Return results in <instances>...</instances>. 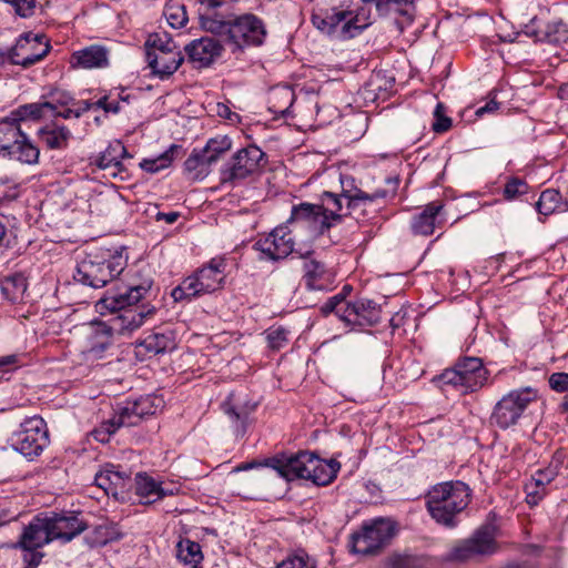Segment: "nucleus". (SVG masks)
<instances>
[{
    "label": "nucleus",
    "instance_id": "nucleus-15",
    "mask_svg": "<svg viewBox=\"0 0 568 568\" xmlns=\"http://www.w3.org/2000/svg\"><path fill=\"white\" fill-rule=\"evenodd\" d=\"M50 43L44 36L24 33L11 47V64L27 69L43 60L50 51Z\"/></svg>",
    "mask_w": 568,
    "mask_h": 568
},
{
    "label": "nucleus",
    "instance_id": "nucleus-42",
    "mask_svg": "<svg viewBox=\"0 0 568 568\" xmlns=\"http://www.w3.org/2000/svg\"><path fill=\"white\" fill-rule=\"evenodd\" d=\"M561 205V194L555 189H547L540 193L535 206L539 215L549 216L560 210Z\"/></svg>",
    "mask_w": 568,
    "mask_h": 568
},
{
    "label": "nucleus",
    "instance_id": "nucleus-56",
    "mask_svg": "<svg viewBox=\"0 0 568 568\" xmlns=\"http://www.w3.org/2000/svg\"><path fill=\"white\" fill-rule=\"evenodd\" d=\"M274 98L283 100L287 103V106L280 108L275 103L270 108V110L274 113L281 114L282 116H286L290 113V108L294 101V93L288 89H283L274 93Z\"/></svg>",
    "mask_w": 568,
    "mask_h": 568
},
{
    "label": "nucleus",
    "instance_id": "nucleus-30",
    "mask_svg": "<svg viewBox=\"0 0 568 568\" xmlns=\"http://www.w3.org/2000/svg\"><path fill=\"white\" fill-rule=\"evenodd\" d=\"M225 266L223 258H212L207 265L195 273L205 294L213 293L223 286Z\"/></svg>",
    "mask_w": 568,
    "mask_h": 568
},
{
    "label": "nucleus",
    "instance_id": "nucleus-5",
    "mask_svg": "<svg viewBox=\"0 0 568 568\" xmlns=\"http://www.w3.org/2000/svg\"><path fill=\"white\" fill-rule=\"evenodd\" d=\"M125 267L126 257L121 253L106 260L89 254L78 263L73 278L83 285L101 288L115 280Z\"/></svg>",
    "mask_w": 568,
    "mask_h": 568
},
{
    "label": "nucleus",
    "instance_id": "nucleus-4",
    "mask_svg": "<svg viewBox=\"0 0 568 568\" xmlns=\"http://www.w3.org/2000/svg\"><path fill=\"white\" fill-rule=\"evenodd\" d=\"M0 155L29 165L39 161V148L24 133L19 118L11 114L0 120Z\"/></svg>",
    "mask_w": 568,
    "mask_h": 568
},
{
    "label": "nucleus",
    "instance_id": "nucleus-34",
    "mask_svg": "<svg viewBox=\"0 0 568 568\" xmlns=\"http://www.w3.org/2000/svg\"><path fill=\"white\" fill-rule=\"evenodd\" d=\"M339 468L341 464L336 459L326 460L316 455L308 480L317 486H326L336 478Z\"/></svg>",
    "mask_w": 568,
    "mask_h": 568
},
{
    "label": "nucleus",
    "instance_id": "nucleus-22",
    "mask_svg": "<svg viewBox=\"0 0 568 568\" xmlns=\"http://www.w3.org/2000/svg\"><path fill=\"white\" fill-rule=\"evenodd\" d=\"M303 281L305 286L312 291H328L334 287L335 272L328 268L323 262L304 256Z\"/></svg>",
    "mask_w": 568,
    "mask_h": 568
},
{
    "label": "nucleus",
    "instance_id": "nucleus-63",
    "mask_svg": "<svg viewBox=\"0 0 568 568\" xmlns=\"http://www.w3.org/2000/svg\"><path fill=\"white\" fill-rule=\"evenodd\" d=\"M263 480V475L260 474V475H254V476H248L246 478H244V483L247 484V487L243 490H239L237 494L239 495H245V496H248V494L254 489L256 488Z\"/></svg>",
    "mask_w": 568,
    "mask_h": 568
},
{
    "label": "nucleus",
    "instance_id": "nucleus-16",
    "mask_svg": "<svg viewBox=\"0 0 568 568\" xmlns=\"http://www.w3.org/2000/svg\"><path fill=\"white\" fill-rule=\"evenodd\" d=\"M113 346L112 328L105 323L93 324L85 337V344L81 349L83 362L88 365L99 364V361L108 357Z\"/></svg>",
    "mask_w": 568,
    "mask_h": 568
},
{
    "label": "nucleus",
    "instance_id": "nucleus-47",
    "mask_svg": "<svg viewBox=\"0 0 568 568\" xmlns=\"http://www.w3.org/2000/svg\"><path fill=\"white\" fill-rule=\"evenodd\" d=\"M146 58L149 53H156L160 51L170 52L173 50H180V48L175 44L172 38L165 33H153L150 34L145 42Z\"/></svg>",
    "mask_w": 568,
    "mask_h": 568
},
{
    "label": "nucleus",
    "instance_id": "nucleus-17",
    "mask_svg": "<svg viewBox=\"0 0 568 568\" xmlns=\"http://www.w3.org/2000/svg\"><path fill=\"white\" fill-rule=\"evenodd\" d=\"M294 245L287 224L275 227L267 236L255 243V247L272 261L286 258L294 252Z\"/></svg>",
    "mask_w": 568,
    "mask_h": 568
},
{
    "label": "nucleus",
    "instance_id": "nucleus-3",
    "mask_svg": "<svg viewBox=\"0 0 568 568\" xmlns=\"http://www.w3.org/2000/svg\"><path fill=\"white\" fill-rule=\"evenodd\" d=\"M470 489L460 480L444 481L426 494V507L430 517L447 528L457 526V516L470 503Z\"/></svg>",
    "mask_w": 568,
    "mask_h": 568
},
{
    "label": "nucleus",
    "instance_id": "nucleus-2",
    "mask_svg": "<svg viewBox=\"0 0 568 568\" xmlns=\"http://www.w3.org/2000/svg\"><path fill=\"white\" fill-rule=\"evenodd\" d=\"M152 286L151 281H144L139 285H131L124 291L110 292L101 297L97 304V311L104 315L106 313H119L110 321L109 328L112 333L115 331L119 334L125 335L140 328L145 318L151 317L155 308L144 306L142 308H133L132 306L145 298Z\"/></svg>",
    "mask_w": 568,
    "mask_h": 568
},
{
    "label": "nucleus",
    "instance_id": "nucleus-40",
    "mask_svg": "<svg viewBox=\"0 0 568 568\" xmlns=\"http://www.w3.org/2000/svg\"><path fill=\"white\" fill-rule=\"evenodd\" d=\"M176 558L184 565L196 568L203 560L201 546L196 541L182 539L176 545Z\"/></svg>",
    "mask_w": 568,
    "mask_h": 568
},
{
    "label": "nucleus",
    "instance_id": "nucleus-1",
    "mask_svg": "<svg viewBox=\"0 0 568 568\" xmlns=\"http://www.w3.org/2000/svg\"><path fill=\"white\" fill-rule=\"evenodd\" d=\"M222 6L223 0H201L200 26L204 31L217 36L233 53L263 43L266 30L258 17L245 13L225 18L216 11Z\"/></svg>",
    "mask_w": 568,
    "mask_h": 568
},
{
    "label": "nucleus",
    "instance_id": "nucleus-60",
    "mask_svg": "<svg viewBox=\"0 0 568 568\" xmlns=\"http://www.w3.org/2000/svg\"><path fill=\"white\" fill-rule=\"evenodd\" d=\"M551 389L562 393L568 390V373H554L548 379Z\"/></svg>",
    "mask_w": 568,
    "mask_h": 568
},
{
    "label": "nucleus",
    "instance_id": "nucleus-27",
    "mask_svg": "<svg viewBox=\"0 0 568 568\" xmlns=\"http://www.w3.org/2000/svg\"><path fill=\"white\" fill-rule=\"evenodd\" d=\"M187 57L197 68H206L222 54L223 45L219 40L203 37L185 47Z\"/></svg>",
    "mask_w": 568,
    "mask_h": 568
},
{
    "label": "nucleus",
    "instance_id": "nucleus-35",
    "mask_svg": "<svg viewBox=\"0 0 568 568\" xmlns=\"http://www.w3.org/2000/svg\"><path fill=\"white\" fill-rule=\"evenodd\" d=\"M134 485L135 491L141 497L143 504H152L172 494V491L165 490L153 478L141 474L136 475Z\"/></svg>",
    "mask_w": 568,
    "mask_h": 568
},
{
    "label": "nucleus",
    "instance_id": "nucleus-41",
    "mask_svg": "<svg viewBox=\"0 0 568 568\" xmlns=\"http://www.w3.org/2000/svg\"><path fill=\"white\" fill-rule=\"evenodd\" d=\"M28 287L27 277L21 273L7 276L1 286L2 294L11 302L22 300Z\"/></svg>",
    "mask_w": 568,
    "mask_h": 568
},
{
    "label": "nucleus",
    "instance_id": "nucleus-33",
    "mask_svg": "<svg viewBox=\"0 0 568 568\" xmlns=\"http://www.w3.org/2000/svg\"><path fill=\"white\" fill-rule=\"evenodd\" d=\"M124 156H130L125 146L120 141H115L100 154L95 163L102 170L113 169L111 174L118 176L123 171L121 159Z\"/></svg>",
    "mask_w": 568,
    "mask_h": 568
},
{
    "label": "nucleus",
    "instance_id": "nucleus-26",
    "mask_svg": "<svg viewBox=\"0 0 568 568\" xmlns=\"http://www.w3.org/2000/svg\"><path fill=\"white\" fill-rule=\"evenodd\" d=\"M381 320L379 306L371 300H361L349 303L346 308L345 324L355 327H366L377 324Z\"/></svg>",
    "mask_w": 568,
    "mask_h": 568
},
{
    "label": "nucleus",
    "instance_id": "nucleus-11",
    "mask_svg": "<svg viewBox=\"0 0 568 568\" xmlns=\"http://www.w3.org/2000/svg\"><path fill=\"white\" fill-rule=\"evenodd\" d=\"M390 519L376 518L363 525L362 530L352 535L351 549L363 556L376 555L395 535Z\"/></svg>",
    "mask_w": 568,
    "mask_h": 568
},
{
    "label": "nucleus",
    "instance_id": "nucleus-29",
    "mask_svg": "<svg viewBox=\"0 0 568 568\" xmlns=\"http://www.w3.org/2000/svg\"><path fill=\"white\" fill-rule=\"evenodd\" d=\"M148 64L152 72L161 79L172 75L182 64L184 58L181 50L160 51L156 53H149L146 58Z\"/></svg>",
    "mask_w": 568,
    "mask_h": 568
},
{
    "label": "nucleus",
    "instance_id": "nucleus-7",
    "mask_svg": "<svg viewBox=\"0 0 568 568\" xmlns=\"http://www.w3.org/2000/svg\"><path fill=\"white\" fill-rule=\"evenodd\" d=\"M266 164L265 153L256 145L236 151L220 170V182L232 186L258 174Z\"/></svg>",
    "mask_w": 568,
    "mask_h": 568
},
{
    "label": "nucleus",
    "instance_id": "nucleus-62",
    "mask_svg": "<svg viewBox=\"0 0 568 568\" xmlns=\"http://www.w3.org/2000/svg\"><path fill=\"white\" fill-rule=\"evenodd\" d=\"M95 109H103L105 112L116 114L120 112L121 106L119 101L109 102V98L104 95L95 102Z\"/></svg>",
    "mask_w": 568,
    "mask_h": 568
},
{
    "label": "nucleus",
    "instance_id": "nucleus-54",
    "mask_svg": "<svg viewBox=\"0 0 568 568\" xmlns=\"http://www.w3.org/2000/svg\"><path fill=\"white\" fill-rule=\"evenodd\" d=\"M73 98L65 91L54 90L49 93V100L45 101V104H50L51 106L48 110L57 111L60 108H64L68 105H72Z\"/></svg>",
    "mask_w": 568,
    "mask_h": 568
},
{
    "label": "nucleus",
    "instance_id": "nucleus-48",
    "mask_svg": "<svg viewBox=\"0 0 568 568\" xmlns=\"http://www.w3.org/2000/svg\"><path fill=\"white\" fill-rule=\"evenodd\" d=\"M120 415L118 412L108 420H103L98 427H95L91 435L97 442L102 444L108 443L111 436L120 428L125 426L124 423H120Z\"/></svg>",
    "mask_w": 568,
    "mask_h": 568
},
{
    "label": "nucleus",
    "instance_id": "nucleus-9",
    "mask_svg": "<svg viewBox=\"0 0 568 568\" xmlns=\"http://www.w3.org/2000/svg\"><path fill=\"white\" fill-rule=\"evenodd\" d=\"M352 11L346 10H325L312 14L313 26L323 33H326L337 40H346L356 37L371 22L358 24V14L352 16Z\"/></svg>",
    "mask_w": 568,
    "mask_h": 568
},
{
    "label": "nucleus",
    "instance_id": "nucleus-55",
    "mask_svg": "<svg viewBox=\"0 0 568 568\" xmlns=\"http://www.w3.org/2000/svg\"><path fill=\"white\" fill-rule=\"evenodd\" d=\"M266 341L272 349L278 351L287 344V331L284 327L270 328Z\"/></svg>",
    "mask_w": 568,
    "mask_h": 568
},
{
    "label": "nucleus",
    "instance_id": "nucleus-36",
    "mask_svg": "<svg viewBox=\"0 0 568 568\" xmlns=\"http://www.w3.org/2000/svg\"><path fill=\"white\" fill-rule=\"evenodd\" d=\"M554 480L552 477L546 475L541 469L535 471L530 479L525 484L526 501L531 505L538 503L546 496L547 486Z\"/></svg>",
    "mask_w": 568,
    "mask_h": 568
},
{
    "label": "nucleus",
    "instance_id": "nucleus-18",
    "mask_svg": "<svg viewBox=\"0 0 568 568\" xmlns=\"http://www.w3.org/2000/svg\"><path fill=\"white\" fill-rule=\"evenodd\" d=\"M50 524L51 537L53 540H61L69 542L78 535L88 529L89 524L81 517L80 514L72 511L68 513H51L45 515Z\"/></svg>",
    "mask_w": 568,
    "mask_h": 568
},
{
    "label": "nucleus",
    "instance_id": "nucleus-46",
    "mask_svg": "<svg viewBox=\"0 0 568 568\" xmlns=\"http://www.w3.org/2000/svg\"><path fill=\"white\" fill-rule=\"evenodd\" d=\"M232 146V141L226 135H219L210 139L205 146L201 149L207 156V161L215 163Z\"/></svg>",
    "mask_w": 568,
    "mask_h": 568
},
{
    "label": "nucleus",
    "instance_id": "nucleus-14",
    "mask_svg": "<svg viewBox=\"0 0 568 568\" xmlns=\"http://www.w3.org/2000/svg\"><path fill=\"white\" fill-rule=\"evenodd\" d=\"M315 454L310 452H298L296 454H280L267 458L264 466L277 471V474L291 481L297 478L308 480L311 476Z\"/></svg>",
    "mask_w": 568,
    "mask_h": 568
},
{
    "label": "nucleus",
    "instance_id": "nucleus-49",
    "mask_svg": "<svg viewBox=\"0 0 568 568\" xmlns=\"http://www.w3.org/2000/svg\"><path fill=\"white\" fill-rule=\"evenodd\" d=\"M163 14L168 23L175 29L183 28L187 22V14L185 7L179 2L169 1Z\"/></svg>",
    "mask_w": 568,
    "mask_h": 568
},
{
    "label": "nucleus",
    "instance_id": "nucleus-6",
    "mask_svg": "<svg viewBox=\"0 0 568 568\" xmlns=\"http://www.w3.org/2000/svg\"><path fill=\"white\" fill-rule=\"evenodd\" d=\"M538 399V392L532 387H521L505 394L494 406L490 424L500 429H508L519 423L528 407Z\"/></svg>",
    "mask_w": 568,
    "mask_h": 568
},
{
    "label": "nucleus",
    "instance_id": "nucleus-43",
    "mask_svg": "<svg viewBox=\"0 0 568 568\" xmlns=\"http://www.w3.org/2000/svg\"><path fill=\"white\" fill-rule=\"evenodd\" d=\"M205 294L200 286V281L194 274L186 277L179 286L172 290L171 296L175 302L190 301L192 297Z\"/></svg>",
    "mask_w": 568,
    "mask_h": 568
},
{
    "label": "nucleus",
    "instance_id": "nucleus-10",
    "mask_svg": "<svg viewBox=\"0 0 568 568\" xmlns=\"http://www.w3.org/2000/svg\"><path fill=\"white\" fill-rule=\"evenodd\" d=\"M498 529L494 525H483L473 535L455 544L448 558L455 561H467L477 557L491 556L499 549L497 544Z\"/></svg>",
    "mask_w": 568,
    "mask_h": 568
},
{
    "label": "nucleus",
    "instance_id": "nucleus-52",
    "mask_svg": "<svg viewBox=\"0 0 568 568\" xmlns=\"http://www.w3.org/2000/svg\"><path fill=\"white\" fill-rule=\"evenodd\" d=\"M528 189L529 186L524 180L519 178H511L506 182L503 195L507 201H513L520 195L526 194Z\"/></svg>",
    "mask_w": 568,
    "mask_h": 568
},
{
    "label": "nucleus",
    "instance_id": "nucleus-23",
    "mask_svg": "<svg viewBox=\"0 0 568 568\" xmlns=\"http://www.w3.org/2000/svg\"><path fill=\"white\" fill-rule=\"evenodd\" d=\"M363 3H373L379 17L398 16L395 19V24L399 32H403L406 27L412 24L413 2L414 0H361Z\"/></svg>",
    "mask_w": 568,
    "mask_h": 568
},
{
    "label": "nucleus",
    "instance_id": "nucleus-25",
    "mask_svg": "<svg viewBox=\"0 0 568 568\" xmlns=\"http://www.w3.org/2000/svg\"><path fill=\"white\" fill-rule=\"evenodd\" d=\"M163 400L156 396L140 397L134 402L126 403L125 406L119 408L120 423H124L126 427L136 425L143 417L153 415L162 407Z\"/></svg>",
    "mask_w": 568,
    "mask_h": 568
},
{
    "label": "nucleus",
    "instance_id": "nucleus-50",
    "mask_svg": "<svg viewBox=\"0 0 568 568\" xmlns=\"http://www.w3.org/2000/svg\"><path fill=\"white\" fill-rule=\"evenodd\" d=\"M315 561L304 551L290 554L275 568H315Z\"/></svg>",
    "mask_w": 568,
    "mask_h": 568
},
{
    "label": "nucleus",
    "instance_id": "nucleus-44",
    "mask_svg": "<svg viewBox=\"0 0 568 568\" xmlns=\"http://www.w3.org/2000/svg\"><path fill=\"white\" fill-rule=\"evenodd\" d=\"M181 149L180 145L172 144L169 150L154 159H144L140 166L149 173H156L171 165L174 154Z\"/></svg>",
    "mask_w": 568,
    "mask_h": 568
},
{
    "label": "nucleus",
    "instance_id": "nucleus-51",
    "mask_svg": "<svg viewBox=\"0 0 568 568\" xmlns=\"http://www.w3.org/2000/svg\"><path fill=\"white\" fill-rule=\"evenodd\" d=\"M348 302L345 301L343 293H339L331 298L321 307V312L324 315L334 313L341 321L345 322L346 308H348Z\"/></svg>",
    "mask_w": 568,
    "mask_h": 568
},
{
    "label": "nucleus",
    "instance_id": "nucleus-32",
    "mask_svg": "<svg viewBox=\"0 0 568 568\" xmlns=\"http://www.w3.org/2000/svg\"><path fill=\"white\" fill-rule=\"evenodd\" d=\"M39 138L48 149L62 150L69 145L72 133L64 125L50 123L39 130Z\"/></svg>",
    "mask_w": 568,
    "mask_h": 568
},
{
    "label": "nucleus",
    "instance_id": "nucleus-28",
    "mask_svg": "<svg viewBox=\"0 0 568 568\" xmlns=\"http://www.w3.org/2000/svg\"><path fill=\"white\" fill-rule=\"evenodd\" d=\"M70 63L73 68H105L109 65V50L100 44L85 47L72 53Z\"/></svg>",
    "mask_w": 568,
    "mask_h": 568
},
{
    "label": "nucleus",
    "instance_id": "nucleus-37",
    "mask_svg": "<svg viewBox=\"0 0 568 568\" xmlns=\"http://www.w3.org/2000/svg\"><path fill=\"white\" fill-rule=\"evenodd\" d=\"M207 160L202 150L194 149L184 162V170L193 180H203L209 175L210 166L213 164Z\"/></svg>",
    "mask_w": 568,
    "mask_h": 568
},
{
    "label": "nucleus",
    "instance_id": "nucleus-8",
    "mask_svg": "<svg viewBox=\"0 0 568 568\" xmlns=\"http://www.w3.org/2000/svg\"><path fill=\"white\" fill-rule=\"evenodd\" d=\"M45 515L36 516L22 530L14 548H20L24 568H37L44 554L40 549L52 541L51 531Z\"/></svg>",
    "mask_w": 568,
    "mask_h": 568
},
{
    "label": "nucleus",
    "instance_id": "nucleus-64",
    "mask_svg": "<svg viewBox=\"0 0 568 568\" xmlns=\"http://www.w3.org/2000/svg\"><path fill=\"white\" fill-rule=\"evenodd\" d=\"M72 106L75 109V118H80L84 112L95 109V102L92 103L88 100L74 101L72 102Z\"/></svg>",
    "mask_w": 568,
    "mask_h": 568
},
{
    "label": "nucleus",
    "instance_id": "nucleus-57",
    "mask_svg": "<svg viewBox=\"0 0 568 568\" xmlns=\"http://www.w3.org/2000/svg\"><path fill=\"white\" fill-rule=\"evenodd\" d=\"M565 459H566V453L561 449H558L552 455V458H551L549 465L546 468H542L541 470H544L546 473V475H548L555 479L558 476V474L560 473V470L564 466Z\"/></svg>",
    "mask_w": 568,
    "mask_h": 568
},
{
    "label": "nucleus",
    "instance_id": "nucleus-61",
    "mask_svg": "<svg viewBox=\"0 0 568 568\" xmlns=\"http://www.w3.org/2000/svg\"><path fill=\"white\" fill-rule=\"evenodd\" d=\"M389 568H419L415 558L409 556H393L388 559Z\"/></svg>",
    "mask_w": 568,
    "mask_h": 568
},
{
    "label": "nucleus",
    "instance_id": "nucleus-12",
    "mask_svg": "<svg viewBox=\"0 0 568 568\" xmlns=\"http://www.w3.org/2000/svg\"><path fill=\"white\" fill-rule=\"evenodd\" d=\"M444 384L453 385L463 393H471L481 388L488 379V371L478 357L459 359L453 368L445 369L440 375Z\"/></svg>",
    "mask_w": 568,
    "mask_h": 568
},
{
    "label": "nucleus",
    "instance_id": "nucleus-21",
    "mask_svg": "<svg viewBox=\"0 0 568 568\" xmlns=\"http://www.w3.org/2000/svg\"><path fill=\"white\" fill-rule=\"evenodd\" d=\"M322 206L312 203H301L293 206L291 217L287 224L301 225L310 229L313 233H323L324 230L332 226V222H326L324 213L321 211Z\"/></svg>",
    "mask_w": 568,
    "mask_h": 568
},
{
    "label": "nucleus",
    "instance_id": "nucleus-58",
    "mask_svg": "<svg viewBox=\"0 0 568 568\" xmlns=\"http://www.w3.org/2000/svg\"><path fill=\"white\" fill-rule=\"evenodd\" d=\"M443 111L444 105L438 103L434 111L435 122L433 123V130L437 133L446 132L452 126V119L445 116Z\"/></svg>",
    "mask_w": 568,
    "mask_h": 568
},
{
    "label": "nucleus",
    "instance_id": "nucleus-19",
    "mask_svg": "<svg viewBox=\"0 0 568 568\" xmlns=\"http://www.w3.org/2000/svg\"><path fill=\"white\" fill-rule=\"evenodd\" d=\"M132 473L121 465L106 464L104 468L95 475L94 483L102 488L106 495L114 498L123 496L132 487Z\"/></svg>",
    "mask_w": 568,
    "mask_h": 568
},
{
    "label": "nucleus",
    "instance_id": "nucleus-20",
    "mask_svg": "<svg viewBox=\"0 0 568 568\" xmlns=\"http://www.w3.org/2000/svg\"><path fill=\"white\" fill-rule=\"evenodd\" d=\"M341 196L346 200V213L353 214L357 210H364L367 205L372 204L377 199H384L388 195L386 190H376L369 194L355 185V180L348 175H341Z\"/></svg>",
    "mask_w": 568,
    "mask_h": 568
},
{
    "label": "nucleus",
    "instance_id": "nucleus-45",
    "mask_svg": "<svg viewBox=\"0 0 568 568\" xmlns=\"http://www.w3.org/2000/svg\"><path fill=\"white\" fill-rule=\"evenodd\" d=\"M50 106V104H45V101L29 103L19 106L16 111L11 112V115L19 118V123L22 125V123L28 119L39 120L50 114V111L48 110Z\"/></svg>",
    "mask_w": 568,
    "mask_h": 568
},
{
    "label": "nucleus",
    "instance_id": "nucleus-39",
    "mask_svg": "<svg viewBox=\"0 0 568 568\" xmlns=\"http://www.w3.org/2000/svg\"><path fill=\"white\" fill-rule=\"evenodd\" d=\"M341 197L337 193L329 191L322 193L321 203L317 206H322L321 211L324 213L326 222H336L341 220L342 215H346V211L343 212L344 205Z\"/></svg>",
    "mask_w": 568,
    "mask_h": 568
},
{
    "label": "nucleus",
    "instance_id": "nucleus-24",
    "mask_svg": "<svg viewBox=\"0 0 568 568\" xmlns=\"http://www.w3.org/2000/svg\"><path fill=\"white\" fill-rule=\"evenodd\" d=\"M256 404L246 400L241 394L231 393L221 404V409L234 423L235 433L243 436L250 415L255 410Z\"/></svg>",
    "mask_w": 568,
    "mask_h": 568
},
{
    "label": "nucleus",
    "instance_id": "nucleus-59",
    "mask_svg": "<svg viewBox=\"0 0 568 568\" xmlns=\"http://www.w3.org/2000/svg\"><path fill=\"white\" fill-rule=\"evenodd\" d=\"M4 2L11 4L16 12L23 17H30L33 14V10L36 7V0H3Z\"/></svg>",
    "mask_w": 568,
    "mask_h": 568
},
{
    "label": "nucleus",
    "instance_id": "nucleus-13",
    "mask_svg": "<svg viewBox=\"0 0 568 568\" xmlns=\"http://www.w3.org/2000/svg\"><path fill=\"white\" fill-rule=\"evenodd\" d=\"M48 445L49 436L44 420L38 416L26 419L11 436V446L30 459L39 456Z\"/></svg>",
    "mask_w": 568,
    "mask_h": 568
},
{
    "label": "nucleus",
    "instance_id": "nucleus-53",
    "mask_svg": "<svg viewBox=\"0 0 568 568\" xmlns=\"http://www.w3.org/2000/svg\"><path fill=\"white\" fill-rule=\"evenodd\" d=\"M545 33L550 42H561L568 38V27L562 20L552 21L547 24Z\"/></svg>",
    "mask_w": 568,
    "mask_h": 568
},
{
    "label": "nucleus",
    "instance_id": "nucleus-31",
    "mask_svg": "<svg viewBox=\"0 0 568 568\" xmlns=\"http://www.w3.org/2000/svg\"><path fill=\"white\" fill-rule=\"evenodd\" d=\"M443 209L439 202H432L425 209L416 214L412 220V231L416 235L428 236L434 233L436 219Z\"/></svg>",
    "mask_w": 568,
    "mask_h": 568
},
{
    "label": "nucleus",
    "instance_id": "nucleus-38",
    "mask_svg": "<svg viewBox=\"0 0 568 568\" xmlns=\"http://www.w3.org/2000/svg\"><path fill=\"white\" fill-rule=\"evenodd\" d=\"M146 353L158 355L165 353L175 347L174 338L171 332L152 333L146 336L140 344Z\"/></svg>",
    "mask_w": 568,
    "mask_h": 568
}]
</instances>
